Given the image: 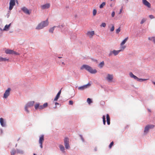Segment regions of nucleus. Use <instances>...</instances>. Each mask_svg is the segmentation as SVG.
<instances>
[{
    "label": "nucleus",
    "instance_id": "nucleus-1",
    "mask_svg": "<svg viewBox=\"0 0 155 155\" xmlns=\"http://www.w3.org/2000/svg\"><path fill=\"white\" fill-rule=\"evenodd\" d=\"M84 68H85L87 71L92 74H95L97 72L96 69H93L91 67L88 65H84L81 68V70Z\"/></svg>",
    "mask_w": 155,
    "mask_h": 155
},
{
    "label": "nucleus",
    "instance_id": "nucleus-2",
    "mask_svg": "<svg viewBox=\"0 0 155 155\" xmlns=\"http://www.w3.org/2000/svg\"><path fill=\"white\" fill-rule=\"evenodd\" d=\"M48 25V19L45 21H44L39 23L36 28L37 30H40L43 28L47 26Z\"/></svg>",
    "mask_w": 155,
    "mask_h": 155
},
{
    "label": "nucleus",
    "instance_id": "nucleus-3",
    "mask_svg": "<svg viewBox=\"0 0 155 155\" xmlns=\"http://www.w3.org/2000/svg\"><path fill=\"white\" fill-rule=\"evenodd\" d=\"M129 75L130 77L137 80V81L141 82L145 81L147 80V79L139 78L137 76L134 75L132 72H130Z\"/></svg>",
    "mask_w": 155,
    "mask_h": 155
},
{
    "label": "nucleus",
    "instance_id": "nucleus-4",
    "mask_svg": "<svg viewBox=\"0 0 155 155\" xmlns=\"http://www.w3.org/2000/svg\"><path fill=\"white\" fill-rule=\"evenodd\" d=\"M34 103L35 102L34 101H31L28 102L26 105L25 107V110L28 113L29 112V111L28 109V108L29 107H31L33 106Z\"/></svg>",
    "mask_w": 155,
    "mask_h": 155
},
{
    "label": "nucleus",
    "instance_id": "nucleus-5",
    "mask_svg": "<svg viewBox=\"0 0 155 155\" xmlns=\"http://www.w3.org/2000/svg\"><path fill=\"white\" fill-rule=\"evenodd\" d=\"M64 146L66 149H68L70 147V146L69 144V139L68 137L65 138L64 140Z\"/></svg>",
    "mask_w": 155,
    "mask_h": 155
},
{
    "label": "nucleus",
    "instance_id": "nucleus-6",
    "mask_svg": "<svg viewBox=\"0 0 155 155\" xmlns=\"http://www.w3.org/2000/svg\"><path fill=\"white\" fill-rule=\"evenodd\" d=\"M154 127V126L153 125H148L146 126L145 128L144 132L146 133H147L150 129L153 128Z\"/></svg>",
    "mask_w": 155,
    "mask_h": 155
},
{
    "label": "nucleus",
    "instance_id": "nucleus-7",
    "mask_svg": "<svg viewBox=\"0 0 155 155\" xmlns=\"http://www.w3.org/2000/svg\"><path fill=\"white\" fill-rule=\"evenodd\" d=\"M11 89L10 88L8 89L5 91L3 96V98H6L9 95L10 91Z\"/></svg>",
    "mask_w": 155,
    "mask_h": 155
},
{
    "label": "nucleus",
    "instance_id": "nucleus-8",
    "mask_svg": "<svg viewBox=\"0 0 155 155\" xmlns=\"http://www.w3.org/2000/svg\"><path fill=\"white\" fill-rule=\"evenodd\" d=\"M44 140V135H42L40 137L39 140V143L40 144V147L41 148H42L43 147L42 144Z\"/></svg>",
    "mask_w": 155,
    "mask_h": 155
},
{
    "label": "nucleus",
    "instance_id": "nucleus-9",
    "mask_svg": "<svg viewBox=\"0 0 155 155\" xmlns=\"http://www.w3.org/2000/svg\"><path fill=\"white\" fill-rule=\"evenodd\" d=\"M123 50L121 49V50H114L112 51H111L109 54V56L111 55L112 54H114V55H117L120 51Z\"/></svg>",
    "mask_w": 155,
    "mask_h": 155
},
{
    "label": "nucleus",
    "instance_id": "nucleus-10",
    "mask_svg": "<svg viewBox=\"0 0 155 155\" xmlns=\"http://www.w3.org/2000/svg\"><path fill=\"white\" fill-rule=\"evenodd\" d=\"M128 39V37L126 38L120 44L121 48L122 50H124L126 48V46H123V45L125 44Z\"/></svg>",
    "mask_w": 155,
    "mask_h": 155
},
{
    "label": "nucleus",
    "instance_id": "nucleus-11",
    "mask_svg": "<svg viewBox=\"0 0 155 155\" xmlns=\"http://www.w3.org/2000/svg\"><path fill=\"white\" fill-rule=\"evenodd\" d=\"M5 53L7 54H17V53L12 50L7 49L5 50Z\"/></svg>",
    "mask_w": 155,
    "mask_h": 155
},
{
    "label": "nucleus",
    "instance_id": "nucleus-12",
    "mask_svg": "<svg viewBox=\"0 0 155 155\" xmlns=\"http://www.w3.org/2000/svg\"><path fill=\"white\" fill-rule=\"evenodd\" d=\"M91 85V84L90 83H88L87 84L84 85L83 86L79 87L78 89L80 90H83L85 88H87L88 87Z\"/></svg>",
    "mask_w": 155,
    "mask_h": 155
},
{
    "label": "nucleus",
    "instance_id": "nucleus-13",
    "mask_svg": "<svg viewBox=\"0 0 155 155\" xmlns=\"http://www.w3.org/2000/svg\"><path fill=\"white\" fill-rule=\"evenodd\" d=\"M143 3L148 8L151 7L150 4L147 0H142Z\"/></svg>",
    "mask_w": 155,
    "mask_h": 155
},
{
    "label": "nucleus",
    "instance_id": "nucleus-14",
    "mask_svg": "<svg viewBox=\"0 0 155 155\" xmlns=\"http://www.w3.org/2000/svg\"><path fill=\"white\" fill-rule=\"evenodd\" d=\"M94 34V31H88L87 33V35L90 38H92Z\"/></svg>",
    "mask_w": 155,
    "mask_h": 155
},
{
    "label": "nucleus",
    "instance_id": "nucleus-15",
    "mask_svg": "<svg viewBox=\"0 0 155 155\" xmlns=\"http://www.w3.org/2000/svg\"><path fill=\"white\" fill-rule=\"evenodd\" d=\"M50 5L49 3H47L41 6V8L42 9L48 8L50 7Z\"/></svg>",
    "mask_w": 155,
    "mask_h": 155
},
{
    "label": "nucleus",
    "instance_id": "nucleus-16",
    "mask_svg": "<svg viewBox=\"0 0 155 155\" xmlns=\"http://www.w3.org/2000/svg\"><path fill=\"white\" fill-rule=\"evenodd\" d=\"M22 10L26 14H30V12L25 7H23L22 9Z\"/></svg>",
    "mask_w": 155,
    "mask_h": 155
},
{
    "label": "nucleus",
    "instance_id": "nucleus-17",
    "mask_svg": "<svg viewBox=\"0 0 155 155\" xmlns=\"http://www.w3.org/2000/svg\"><path fill=\"white\" fill-rule=\"evenodd\" d=\"M113 79V76L112 75L108 74L107 77V79L109 81H111Z\"/></svg>",
    "mask_w": 155,
    "mask_h": 155
},
{
    "label": "nucleus",
    "instance_id": "nucleus-18",
    "mask_svg": "<svg viewBox=\"0 0 155 155\" xmlns=\"http://www.w3.org/2000/svg\"><path fill=\"white\" fill-rule=\"evenodd\" d=\"M107 121L108 125H109L110 124V119L109 115L107 114L106 115Z\"/></svg>",
    "mask_w": 155,
    "mask_h": 155
},
{
    "label": "nucleus",
    "instance_id": "nucleus-19",
    "mask_svg": "<svg viewBox=\"0 0 155 155\" xmlns=\"http://www.w3.org/2000/svg\"><path fill=\"white\" fill-rule=\"evenodd\" d=\"M0 122L1 125L2 127H4L5 126V124L4 123V120L3 118H1L0 119Z\"/></svg>",
    "mask_w": 155,
    "mask_h": 155
},
{
    "label": "nucleus",
    "instance_id": "nucleus-20",
    "mask_svg": "<svg viewBox=\"0 0 155 155\" xmlns=\"http://www.w3.org/2000/svg\"><path fill=\"white\" fill-rule=\"evenodd\" d=\"M8 59H7L5 58H3L1 57H0V62L6 61L8 60Z\"/></svg>",
    "mask_w": 155,
    "mask_h": 155
},
{
    "label": "nucleus",
    "instance_id": "nucleus-21",
    "mask_svg": "<svg viewBox=\"0 0 155 155\" xmlns=\"http://www.w3.org/2000/svg\"><path fill=\"white\" fill-rule=\"evenodd\" d=\"M10 24H9L8 25H6L5 26V27H4V29H3V30H5V31H7V30H8V28H9L10 25Z\"/></svg>",
    "mask_w": 155,
    "mask_h": 155
},
{
    "label": "nucleus",
    "instance_id": "nucleus-22",
    "mask_svg": "<svg viewBox=\"0 0 155 155\" xmlns=\"http://www.w3.org/2000/svg\"><path fill=\"white\" fill-rule=\"evenodd\" d=\"M104 61H102L101 63H100L99 65L98 66L101 68L104 66Z\"/></svg>",
    "mask_w": 155,
    "mask_h": 155
},
{
    "label": "nucleus",
    "instance_id": "nucleus-23",
    "mask_svg": "<svg viewBox=\"0 0 155 155\" xmlns=\"http://www.w3.org/2000/svg\"><path fill=\"white\" fill-rule=\"evenodd\" d=\"M59 147L60 148V149L61 150L63 151V152H64V146L62 145H60L59 146Z\"/></svg>",
    "mask_w": 155,
    "mask_h": 155
},
{
    "label": "nucleus",
    "instance_id": "nucleus-24",
    "mask_svg": "<svg viewBox=\"0 0 155 155\" xmlns=\"http://www.w3.org/2000/svg\"><path fill=\"white\" fill-rule=\"evenodd\" d=\"M9 4L15 5V0H10Z\"/></svg>",
    "mask_w": 155,
    "mask_h": 155
},
{
    "label": "nucleus",
    "instance_id": "nucleus-25",
    "mask_svg": "<svg viewBox=\"0 0 155 155\" xmlns=\"http://www.w3.org/2000/svg\"><path fill=\"white\" fill-rule=\"evenodd\" d=\"M106 4L105 2H103L100 5V8H103L104 6Z\"/></svg>",
    "mask_w": 155,
    "mask_h": 155
},
{
    "label": "nucleus",
    "instance_id": "nucleus-26",
    "mask_svg": "<svg viewBox=\"0 0 155 155\" xmlns=\"http://www.w3.org/2000/svg\"><path fill=\"white\" fill-rule=\"evenodd\" d=\"M16 153V151L15 150H12L11 152V155H15V154Z\"/></svg>",
    "mask_w": 155,
    "mask_h": 155
},
{
    "label": "nucleus",
    "instance_id": "nucleus-27",
    "mask_svg": "<svg viewBox=\"0 0 155 155\" xmlns=\"http://www.w3.org/2000/svg\"><path fill=\"white\" fill-rule=\"evenodd\" d=\"M148 39L150 40L153 41L154 43L155 44V37H149Z\"/></svg>",
    "mask_w": 155,
    "mask_h": 155
},
{
    "label": "nucleus",
    "instance_id": "nucleus-28",
    "mask_svg": "<svg viewBox=\"0 0 155 155\" xmlns=\"http://www.w3.org/2000/svg\"><path fill=\"white\" fill-rule=\"evenodd\" d=\"M106 118L105 116V115H103V123L104 125H105L106 124Z\"/></svg>",
    "mask_w": 155,
    "mask_h": 155
},
{
    "label": "nucleus",
    "instance_id": "nucleus-29",
    "mask_svg": "<svg viewBox=\"0 0 155 155\" xmlns=\"http://www.w3.org/2000/svg\"><path fill=\"white\" fill-rule=\"evenodd\" d=\"M56 27V26H54L52 28H51L50 29H49V31L50 32H51V33H53V31H54V28H55Z\"/></svg>",
    "mask_w": 155,
    "mask_h": 155
},
{
    "label": "nucleus",
    "instance_id": "nucleus-30",
    "mask_svg": "<svg viewBox=\"0 0 155 155\" xmlns=\"http://www.w3.org/2000/svg\"><path fill=\"white\" fill-rule=\"evenodd\" d=\"M14 6L15 5L9 4V10L11 11L12 9Z\"/></svg>",
    "mask_w": 155,
    "mask_h": 155
},
{
    "label": "nucleus",
    "instance_id": "nucleus-31",
    "mask_svg": "<svg viewBox=\"0 0 155 155\" xmlns=\"http://www.w3.org/2000/svg\"><path fill=\"white\" fill-rule=\"evenodd\" d=\"M16 152L17 153L20 154H23V152L22 150H17Z\"/></svg>",
    "mask_w": 155,
    "mask_h": 155
},
{
    "label": "nucleus",
    "instance_id": "nucleus-32",
    "mask_svg": "<svg viewBox=\"0 0 155 155\" xmlns=\"http://www.w3.org/2000/svg\"><path fill=\"white\" fill-rule=\"evenodd\" d=\"M39 103H37L35 105V107L36 110L38 109Z\"/></svg>",
    "mask_w": 155,
    "mask_h": 155
},
{
    "label": "nucleus",
    "instance_id": "nucleus-33",
    "mask_svg": "<svg viewBox=\"0 0 155 155\" xmlns=\"http://www.w3.org/2000/svg\"><path fill=\"white\" fill-rule=\"evenodd\" d=\"M87 101L89 104H90L92 102V101L90 98H88L87 99Z\"/></svg>",
    "mask_w": 155,
    "mask_h": 155
},
{
    "label": "nucleus",
    "instance_id": "nucleus-34",
    "mask_svg": "<svg viewBox=\"0 0 155 155\" xmlns=\"http://www.w3.org/2000/svg\"><path fill=\"white\" fill-rule=\"evenodd\" d=\"M59 97H60V95L57 94L56 95V97L54 98V101H57L58 99L59 98Z\"/></svg>",
    "mask_w": 155,
    "mask_h": 155
},
{
    "label": "nucleus",
    "instance_id": "nucleus-35",
    "mask_svg": "<svg viewBox=\"0 0 155 155\" xmlns=\"http://www.w3.org/2000/svg\"><path fill=\"white\" fill-rule=\"evenodd\" d=\"M93 15L95 16L96 15L97 13V10L96 9H94L93 12Z\"/></svg>",
    "mask_w": 155,
    "mask_h": 155
},
{
    "label": "nucleus",
    "instance_id": "nucleus-36",
    "mask_svg": "<svg viewBox=\"0 0 155 155\" xmlns=\"http://www.w3.org/2000/svg\"><path fill=\"white\" fill-rule=\"evenodd\" d=\"M48 103H44L43 105H42V107H43V108H44L46 107H47L48 106Z\"/></svg>",
    "mask_w": 155,
    "mask_h": 155
},
{
    "label": "nucleus",
    "instance_id": "nucleus-37",
    "mask_svg": "<svg viewBox=\"0 0 155 155\" xmlns=\"http://www.w3.org/2000/svg\"><path fill=\"white\" fill-rule=\"evenodd\" d=\"M146 21V19L145 18H143L140 22V24H142L143 23H144Z\"/></svg>",
    "mask_w": 155,
    "mask_h": 155
},
{
    "label": "nucleus",
    "instance_id": "nucleus-38",
    "mask_svg": "<svg viewBox=\"0 0 155 155\" xmlns=\"http://www.w3.org/2000/svg\"><path fill=\"white\" fill-rule=\"evenodd\" d=\"M114 26L113 25H112V26L110 29V31H113L114 30Z\"/></svg>",
    "mask_w": 155,
    "mask_h": 155
},
{
    "label": "nucleus",
    "instance_id": "nucleus-39",
    "mask_svg": "<svg viewBox=\"0 0 155 155\" xmlns=\"http://www.w3.org/2000/svg\"><path fill=\"white\" fill-rule=\"evenodd\" d=\"M101 27H105L106 26V24L105 23H103L100 25Z\"/></svg>",
    "mask_w": 155,
    "mask_h": 155
},
{
    "label": "nucleus",
    "instance_id": "nucleus-40",
    "mask_svg": "<svg viewBox=\"0 0 155 155\" xmlns=\"http://www.w3.org/2000/svg\"><path fill=\"white\" fill-rule=\"evenodd\" d=\"M113 144H114V142L113 141H112L110 143V144L109 145V148H111L112 147L113 145Z\"/></svg>",
    "mask_w": 155,
    "mask_h": 155
},
{
    "label": "nucleus",
    "instance_id": "nucleus-41",
    "mask_svg": "<svg viewBox=\"0 0 155 155\" xmlns=\"http://www.w3.org/2000/svg\"><path fill=\"white\" fill-rule=\"evenodd\" d=\"M120 31V27L119 28L117 29L116 30V32L117 33H118Z\"/></svg>",
    "mask_w": 155,
    "mask_h": 155
},
{
    "label": "nucleus",
    "instance_id": "nucleus-42",
    "mask_svg": "<svg viewBox=\"0 0 155 155\" xmlns=\"http://www.w3.org/2000/svg\"><path fill=\"white\" fill-rule=\"evenodd\" d=\"M38 109L39 110H42L43 109L42 105H40V104H39V108Z\"/></svg>",
    "mask_w": 155,
    "mask_h": 155
},
{
    "label": "nucleus",
    "instance_id": "nucleus-43",
    "mask_svg": "<svg viewBox=\"0 0 155 155\" xmlns=\"http://www.w3.org/2000/svg\"><path fill=\"white\" fill-rule=\"evenodd\" d=\"M149 16V17L151 19H153V18H154L153 16L152 15H150Z\"/></svg>",
    "mask_w": 155,
    "mask_h": 155
},
{
    "label": "nucleus",
    "instance_id": "nucleus-44",
    "mask_svg": "<svg viewBox=\"0 0 155 155\" xmlns=\"http://www.w3.org/2000/svg\"><path fill=\"white\" fill-rule=\"evenodd\" d=\"M73 102L72 101H69V104L72 105H73Z\"/></svg>",
    "mask_w": 155,
    "mask_h": 155
},
{
    "label": "nucleus",
    "instance_id": "nucleus-45",
    "mask_svg": "<svg viewBox=\"0 0 155 155\" xmlns=\"http://www.w3.org/2000/svg\"><path fill=\"white\" fill-rule=\"evenodd\" d=\"M115 15V12H113L111 14V16L112 17H114Z\"/></svg>",
    "mask_w": 155,
    "mask_h": 155
},
{
    "label": "nucleus",
    "instance_id": "nucleus-46",
    "mask_svg": "<svg viewBox=\"0 0 155 155\" xmlns=\"http://www.w3.org/2000/svg\"><path fill=\"white\" fill-rule=\"evenodd\" d=\"M61 90H60L59 92H58V93L57 94L58 95H59L60 96V95L61 94Z\"/></svg>",
    "mask_w": 155,
    "mask_h": 155
},
{
    "label": "nucleus",
    "instance_id": "nucleus-47",
    "mask_svg": "<svg viewBox=\"0 0 155 155\" xmlns=\"http://www.w3.org/2000/svg\"><path fill=\"white\" fill-rule=\"evenodd\" d=\"M61 90H60L59 92H58V93L57 94L58 95H59L60 96V95L61 94Z\"/></svg>",
    "mask_w": 155,
    "mask_h": 155
},
{
    "label": "nucleus",
    "instance_id": "nucleus-48",
    "mask_svg": "<svg viewBox=\"0 0 155 155\" xmlns=\"http://www.w3.org/2000/svg\"><path fill=\"white\" fill-rule=\"evenodd\" d=\"M59 105V104L58 103H57V102H56L55 103V105H56V107H55V108H56V106L57 105Z\"/></svg>",
    "mask_w": 155,
    "mask_h": 155
},
{
    "label": "nucleus",
    "instance_id": "nucleus-49",
    "mask_svg": "<svg viewBox=\"0 0 155 155\" xmlns=\"http://www.w3.org/2000/svg\"><path fill=\"white\" fill-rule=\"evenodd\" d=\"M122 11V8L120 10L119 14H120L121 13Z\"/></svg>",
    "mask_w": 155,
    "mask_h": 155
},
{
    "label": "nucleus",
    "instance_id": "nucleus-50",
    "mask_svg": "<svg viewBox=\"0 0 155 155\" xmlns=\"http://www.w3.org/2000/svg\"><path fill=\"white\" fill-rule=\"evenodd\" d=\"M152 82L154 85H155V82H154L153 81H152Z\"/></svg>",
    "mask_w": 155,
    "mask_h": 155
},
{
    "label": "nucleus",
    "instance_id": "nucleus-51",
    "mask_svg": "<svg viewBox=\"0 0 155 155\" xmlns=\"http://www.w3.org/2000/svg\"><path fill=\"white\" fill-rule=\"evenodd\" d=\"M94 61H96V62H97V60H94Z\"/></svg>",
    "mask_w": 155,
    "mask_h": 155
},
{
    "label": "nucleus",
    "instance_id": "nucleus-52",
    "mask_svg": "<svg viewBox=\"0 0 155 155\" xmlns=\"http://www.w3.org/2000/svg\"><path fill=\"white\" fill-rule=\"evenodd\" d=\"M62 64H64V62H62Z\"/></svg>",
    "mask_w": 155,
    "mask_h": 155
},
{
    "label": "nucleus",
    "instance_id": "nucleus-53",
    "mask_svg": "<svg viewBox=\"0 0 155 155\" xmlns=\"http://www.w3.org/2000/svg\"><path fill=\"white\" fill-rule=\"evenodd\" d=\"M110 7H112V5H110Z\"/></svg>",
    "mask_w": 155,
    "mask_h": 155
},
{
    "label": "nucleus",
    "instance_id": "nucleus-54",
    "mask_svg": "<svg viewBox=\"0 0 155 155\" xmlns=\"http://www.w3.org/2000/svg\"><path fill=\"white\" fill-rule=\"evenodd\" d=\"M34 155H37L35 154V153H34Z\"/></svg>",
    "mask_w": 155,
    "mask_h": 155
},
{
    "label": "nucleus",
    "instance_id": "nucleus-55",
    "mask_svg": "<svg viewBox=\"0 0 155 155\" xmlns=\"http://www.w3.org/2000/svg\"><path fill=\"white\" fill-rule=\"evenodd\" d=\"M127 2H128V0H127Z\"/></svg>",
    "mask_w": 155,
    "mask_h": 155
}]
</instances>
